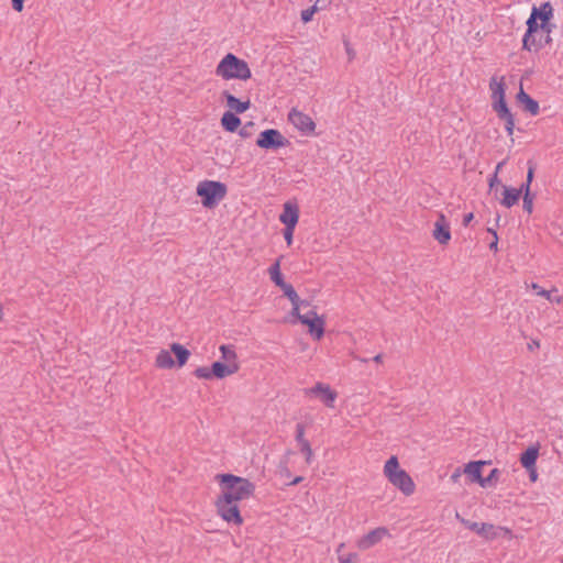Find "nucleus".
<instances>
[{
	"mask_svg": "<svg viewBox=\"0 0 563 563\" xmlns=\"http://www.w3.org/2000/svg\"><path fill=\"white\" fill-rule=\"evenodd\" d=\"M552 19L553 8L550 2L532 8L526 22L527 30L522 37V49L538 53L552 42Z\"/></svg>",
	"mask_w": 563,
	"mask_h": 563,
	"instance_id": "1",
	"label": "nucleus"
},
{
	"mask_svg": "<svg viewBox=\"0 0 563 563\" xmlns=\"http://www.w3.org/2000/svg\"><path fill=\"white\" fill-rule=\"evenodd\" d=\"M220 487L218 497L225 501L239 504V501L249 499L255 493V484L249 478L241 477L231 473H222L216 476Z\"/></svg>",
	"mask_w": 563,
	"mask_h": 563,
	"instance_id": "2",
	"label": "nucleus"
},
{
	"mask_svg": "<svg viewBox=\"0 0 563 563\" xmlns=\"http://www.w3.org/2000/svg\"><path fill=\"white\" fill-rule=\"evenodd\" d=\"M489 92L493 110L497 117L505 121V129L509 136H512L515 130V118L506 102V79L505 76L494 75L489 79Z\"/></svg>",
	"mask_w": 563,
	"mask_h": 563,
	"instance_id": "3",
	"label": "nucleus"
},
{
	"mask_svg": "<svg viewBox=\"0 0 563 563\" xmlns=\"http://www.w3.org/2000/svg\"><path fill=\"white\" fill-rule=\"evenodd\" d=\"M214 75L223 81H249L252 76L250 64L233 53L224 54L214 68Z\"/></svg>",
	"mask_w": 563,
	"mask_h": 563,
	"instance_id": "4",
	"label": "nucleus"
},
{
	"mask_svg": "<svg viewBox=\"0 0 563 563\" xmlns=\"http://www.w3.org/2000/svg\"><path fill=\"white\" fill-rule=\"evenodd\" d=\"M306 306H308V302L301 300L298 296V301L291 303L290 316L307 328L311 338L320 340L324 334L325 319L318 314L314 309L302 313L301 310Z\"/></svg>",
	"mask_w": 563,
	"mask_h": 563,
	"instance_id": "5",
	"label": "nucleus"
},
{
	"mask_svg": "<svg viewBox=\"0 0 563 563\" xmlns=\"http://www.w3.org/2000/svg\"><path fill=\"white\" fill-rule=\"evenodd\" d=\"M227 195V185L219 180L203 179L196 185V196L205 209L217 208Z\"/></svg>",
	"mask_w": 563,
	"mask_h": 563,
	"instance_id": "6",
	"label": "nucleus"
},
{
	"mask_svg": "<svg viewBox=\"0 0 563 563\" xmlns=\"http://www.w3.org/2000/svg\"><path fill=\"white\" fill-rule=\"evenodd\" d=\"M238 354H222L224 361H216L211 366H200L194 371V375L200 379H222L239 371Z\"/></svg>",
	"mask_w": 563,
	"mask_h": 563,
	"instance_id": "7",
	"label": "nucleus"
},
{
	"mask_svg": "<svg viewBox=\"0 0 563 563\" xmlns=\"http://www.w3.org/2000/svg\"><path fill=\"white\" fill-rule=\"evenodd\" d=\"M384 475L404 495L410 496L413 494L416 485L410 475L400 467L398 457L396 455H391L385 462Z\"/></svg>",
	"mask_w": 563,
	"mask_h": 563,
	"instance_id": "8",
	"label": "nucleus"
},
{
	"mask_svg": "<svg viewBox=\"0 0 563 563\" xmlns=\"http://www.w3.org/2000/svg\"><path fill=\"white\" fill-rule=\"evenodd\" d=\"M267 274L272 283L284 292V296L290 301L296 303L298 301V294L291 284L287 283L282 273V257H278L267 268Z\"/></svg>",
	"mask_w": 563,
	"mask_h": 563,
	"instance_id": "9",
	"label": "nucleus"
},
{
	"mask_svg": "<svg viewBox=\"0 0 563 563\" xmlns=\"http://www.w3.org/2000/svg\"><path fill=\"white\" fill-rule=\"evenodd\" d=\"M287 121L301 135L310 136L316 134L317 124L313 119L297 108L290 109L287 114Z\"/></svg>",
	"mask_w": 563,
	"mask_h": 563,
	"instance_id": "10",
	"label": "nucleus"
},
{
	"mask_svg": "<svg viewBox=\"0 0 563 563\" xmlns=\"http://www.w3.org/2000/svg\"><path fill=\"white\" fill-rule=\"evenodd\" d=\"M256 145L262 150H278L289 145L288 139L277 129H266L262 131Z\"/></svg>",
	"mask_w": 563,
	"mask_h": 563,
	"instance_id": "11",
	"label": "nucleus"
},
{
	"mask_svg": "<svg viewBox=\"0 0 563 563\" xmlns=\"http://www.w3.org/2000/svg\"><path fill=\"white\" fill-rule=\"evenodd\" d=\"M214 506L217 508V514L228 523H232L234 526H241L244 522V519L241 515V510L239 504L228 503L225 499L217 497L214 501Z\"/></svg>",
	"mask_w": 563,
	"mask_h": 563,
	"instance_id": "12",
	"label": "nucleus"
},
{
	"mask_svg": "<svg viewBox=\"0 0 563 563\" xmlns=\"http://www.w3.org/2000/svg\"><path fill=\"white\" fill-rule=\"evenodd\" d=\"M300 206L296 199L286 200L282 205V211L278 216L279 222L284 228H296L299 223Z\"/></svg>",
	"mask_w": 563,
	"mask_h": 563,
	"instance_id": "13",
	"label": "nucleus"
},
{
	"mask_svg": "<svg viewBox=\"0 0 563 563\" xmlns=\"http://www.w3.org/2000/svg\"><path fill=\"white\" fill-rule=\"evenodd\" d=\"M456 518L461 521V523L475 532L476 534L483 537L486 540H494L498 537L497 530H503V528H496L493 523L488 522H475L468 519L461 518L459 514H456Z\"/></svg>",
	"mask_w": 563,
	"mask_h": 563,
	"instance_id": "14",
	"label": "nucleus"
},
{
	"mask_svg": "<svg viewBox=\"0 0 563 563\" xmlns=\"http://www.w3.org/2000/svg\"><path fill=\"white\" fill-rule=\"evenodd\" d=\"M432 238L442 246H446L452 239L450 221L442 212L433 223Z\"/></svg>",
	"mask_w": 563,
	"mask_h": 563,
	"instance_id": "15",
	"label": "nucleus"
},
{
	"mask_svg": "<svg viewBox=\"0 0 563 563\" xmlns=\"http://www.w3.org/2000/svg\"><path fill=\"white\" fill-rule=\"evenodd\" d=\"M309 393L316 397H319L327 407H334L338 393L329 385L319 382L309 389Z\"/></svg>",
	"mask_w": 563,
	"mask_h": 563,
	"instance_id": "16",
	"label": "nucleus"
},
{
	"mask_svg": "<svg viewBox=\"0 0 563 563\" xmlns=\"http://www.w3.org/2000/svg\"><path fill=\"white\" fill-rule=\"evenodd\" d=\"M522 195L521 188H515L507 185L500 186V196L498 197L499 203L505 208H511L518 203Z\"/></svg>",
	"mask_w": 563,
	"mask_h": 563,
	"instance_id": "17",
	"label": "nucleus"
},
{
	"mask_svg": "<svg viewBox=\"0 0 563 563\" xmlns=\"http://www.w3.org/2000/svg\"><path fill=\"white\" fill-rule=\"evenodd\" d=\"M388 529L385 527H377L373 530H371L368 533L363 536L357 541V547L361 550H367L372 548L373 545L377 544L385 536H388Z\"/></svg>",
	"mask_w": 563,
	"mask_h": 563,
	"instance_id": "18",
	"label": "nucleus"
},
{
	"mask_svg": "<svg viewBox=\"0 0 563 563\" xmlns=\"http://www.w3.org/2000/svg\"><path fill=\"white\" fill-rule=\"evenodd\" d=\"M490 464V461H470L464 465L463 472L466 474L471 483H476L481 486L483 481V467Z\"/></svg>",
	"mask_w": 563,
	"mask_h": 563,
	"instance_id": "19",
	"label": "nucleus"
},
{
	"mask_svg": "<svg viewBox=\"0 0 563 563\" xmlns=\"http://www.w3.org/2000/svg\"><path fill=\"white\" fill-rule=\"evenodd\" d=\"M222 96L225 100L229 111H232L235 114L244 113L251 108V100L249 98L241 100L229 91H224Z\"/></svg>",
	"mask_w": 563,
	"mask_h": 563,
	"instance_id": "20",
	"label": "nucleus"
},
{
	"mask_svg": "<svg viewBox=\"0 0 563 563\" xmlns=\"http://www.w3.org/2000/svg\"><path fill=\"white\" fill-rule=\"evenodd\" d=\"M540 444L529 445L519 456V462L523 468L537 466L539 457Z\"/></svg>",
	"mask_w": 563,
	"mask_h": 563,
	"instance_id": "21",
	"label": "nucleus"
},
{
	"mask_svg": "<svg viewBox=\"0 0 563 563\" xmlns=\"http://www.w3.org/2000/svg\"><path fill=\"white\" fill-rule=\"evenodd\" d=\"M241 124V119L232 111H225L220 118L221 128L229 133L236 132Z\"/></svg>",
	"mask_w": 563,
	"mask_h": 563,
	"instance_id": "22",
	"label": "nucleus"
},
{
	"mask_svg": "<svg viewBox=\"0 0 563 563\" xmlns=\"http://www.w3.org/2000/svg\"><path fill=\"white\" fill-rule=\"evenodd\" d=\"M517 100L526 111L531 113L532 115H537L539 113V103L533 100L528 93L525 92L522 86L519 89V92L517 93Z\"/></svg>",
	"mask_w": 563,
	"mask_h": 563,
	"instance_id": "23",
	"label": "nucleus"
},
{
	"mask_svg": "<svg viewBox=\"0 0 563 563\" xmlns=\"http://www.w3.org/2000/svg\"><path fill=\"white\" fill-rule=\"evenodd\" d=\"M526 288L533 291V294L538 297H542L544 299H552V295L558 292L556 287H552L551 289H544L538 283L526 284Z\"/></svg>",
	"mask_w": 563,
	"mask_h": 563,
	"instance_id": "24",
	"label": "nucleus"
},
{
	"mask_svg": "<svg viewBox=\"0 0 563 563\" xmlns=\"http://www.w3.org/2000/svg\"><path fill=\"white\" fill-rule=\"evenodd\" d=\"M173 355L174 354H157L156 366L159 368H173L176 365Z\"/></svg>",
	"mask_w": 563,
	"mask_h": 563,
	"instance_id": "25",
	"label": "nucleus"
},
{
	"mask_svg": "<svg viewBox=\"0 0 563 563\" xmlns=\"http://www.w3.org/2000/svg\"><path fill=\"white\" fill-rule=\"evenodd\" d=\"M499 476H500V471L498 468H493L486 477L483 476L481 487L486 488V487L496 486V484L499 479Z\"/></svg>",
	"mask_w": 563,
	"mask_h": 563,
	"instance_id": "26",
	"label": "nucleus"
},
{
	"mask_svg": "<svg viewBox=\"0 0 563 563\" xmlns=\"http://www.w3.org/2000/svg\"><path fill=\"white\" fill-rule=\"evenodd\" d=\"M320 10H322V9H321L320 4H318V0H317L312 7L301 11V13H300L301 21L303 23H309L313 19V15Z\"/></svg>",
	"mask_w": 563,
	"mask_h": 563,
	"instance_id": "27",
	"label": "nucleus"
},
{
	"mask_svg": "<svg viewBox=\"0 0 563 563\" xmlns=\"http://www.w3.org/2000/svg\"><path fill=\"white\" fill-rule=\"evenodd\" d=\"M523 210L531 214L533 211V197L531 190H522Z\"/></svg>",
	"mask_w": 563,
	"mask_h": 563,
	"instance_id": "28",
	"label": "nucleus"
},
{
	"mask_svg": "<svg viewBox=\"0 0 563 563\" xmlns=\"http://www.w3.org/2000/svg\"><path fill=\"white\" fill-rule=\"evenodd\" d=\"M301 453L305 454L306 463L311 464L312 457H313V451L311 449L310 442H305L299 445Z\"/></svg>",
	"mask_w": 563,
	"mask_h": 563,
	"instance_id": "29",
	"label": "nucleus"
},
{
	"mask_svg": "<svg viewBox=\"0 0 563 563\" xmlns=\"http://www.w3.org/2000/svg\"><path fill=\"white\" fill-rule=\"evenodd\" d=\"M305 429H306V427L303 423H301V422L297 423L295 439L299 445L305 442H308V440L305 439Z\"/></svg>",
	"mask_w": 563,
	"mask_h": 563,
	"instance_id": "30",
	"label": "nucleus"
},
{
	"mask_svg": "<svg viewBox=\"0 0 563 563\" xmlns=\"http://www.w3.org/2000/svg\"><path fill=\"white\" fill-rule=\"evenodd\" d=\"M295 230H296V228H291V227L283 229V236H284V240H285L287 246H291L294 243Z\"/></svg>",
	"mask_w": 563,
	"mask_h": 563,
	"instance_id": "31",
	"label": "nucleus"
},
{
	"mask_svg": "<svg viewBox=\"0 0 563 563\" xmlns=\"http://www.w3.org/2000/svg\"><path fill=\"white\" fill-rule=\"evenodd\" d=\"M533 175H534V169L532 167H530L528 169L526 183L520 186V188L522 190H531L530 187H531V183L533 180Z\"/></svg>",
	"mask_w": 563,
	"mask_h": 563,
	"instance_id": "32",
	"label": "nucleus"
},
{
	"mask_svg": "<svg viewBox=\"0 0 563 563\" xmlns=\"http://www.w3.org/2000/svg\"><path fill=\"white\" fill-rule=\"evenodd\" d=\"M356 559H357V554L356 553H349L346 555L339 553V561L341 563H355Z\"/></svg>",
	"mask_w": 563,
	"mask_h": 563,
	"instance_id": "33",
	"label": "nucleus"
},
{
	"mask_svg": "<svg viewBox=\"0 0 563 563\" xmlns=\"http://www.w3.org/2000/svg\"><path fill=\"white\" fill-rule=\"evenodd\" d=\"M287 464H288V460H287V459L282 460V461L279 462L278 468H279V473H280L282 475H284V476H286L287 478H289L291 474H290V471H289V468H288Z\"/></svg>",
	"mask_w": 563,
	"mask_h": 563,
	"instance_id": "34",
	"label": "nucleus"
},
{
	"mask_svg": "<svg viewBox=\"0 0 563 563\" xmlns=\"http://www.w3.org/2000/svg\"><path fill=\"white\" fill-rule=\"evenodd\" d=\"M174 355L176 356V361H175L176 365L178 367H183L187 363V361L191 354H174Z\"/></svg>",
	"mask_w": 563,
	"mask_h": 563,
	"instance_id": "35",
	"label": "nucleus"
},
{
	"mask_svg": "<svg viewBox=\"0 0 563 563\" xmlns=\"http://www.w3.org/2000/svg\"><path fill=\"white\" fill-rule=\"evenodd\" d=\"M344 48L350 60L355 58V51L349 41L344 42Z\"/></svg>",
	"mask_w": 563,
	"mask_h": 563,
	"instance_id": "36",
	"label": "nucleus"
},
{
	"mask_svg": "<svg viewBox=\"0 0 563 563\" xmlns=\"http://www.w3.org/2000/svg\"><path fill=\"white\" fill-rule=\"evenodd\" d=\"M488 186L490 189L495 188V187H498V186H501L500 185V180H499V177H498V174H493L489 179H488Z\"/></svg>",
	"mask_w": 563,
	"mask_h": 563,
	"instance_id": "37",
	"label": "nucleus"
},
{
	"mask_svg": "<svg viewBox=\"0 0 563 563\" xmlns=\"http://www.w3.org/2000/svg\"><path fill=\"white\" fill-rule=\"evenodd\" d=\"M526 471L529 474V479L531 483H536L538 481V472L537 466L527 467Z\"/></svg>",
	"mask_w": 563,
	"mask_h": 563,
	"instance_id": "38",
	"label": "nucleus"
},
{
	"mask_svg": "<svg viewBox=\"0 0 563 563\" xmlns=\"http://www.w3.org/2000/svg\"><path fill=\"white\" fill-rule=\"evenodd\" d=\"M341 0H318L321 9H329L332 4L340 2Z\"/></svg>",
	"mask_w": 563,
	"mask_h": 563,
	"instance_id": "39",
	"label": "nucleus"
},
{
	"mask_svg": "<svg viewBox=\"0 0 563 563\" xmlns=\"http://www.w3.org/2000/svg\"><path fill=\"white\" fill-rule=\"evenodd\" d=\"M24 0H12V7L16 12H22Z\"/></svg>",
	"mask_w": 563,
	"mask_h": 563,
	"instance_id": "40",
	"label": "nucleus"
},
{
	"mask_svg": "<svg viewBox=\"0 0 563 563\" xmlns=\"http://www.w3.org/2000/svg\"><path fill=\"white\" fill-rule=\"evenodd\" d=\"M548 301L553 303H563V297L559 296L558 292L552 295V299H548Z\"/></svg>",
	"mask_w": 563,
	"mask_h": 563,
	"instance_id": "41",
	"label": "nucleus"
},
{
	"mask_svg": "<svg viewBox=\"0 0 563 563\" xmlns=\"http://www.w3.org/2000/svg\"><path fill=\"white\" fill-rule=\"evenodd\" d=\"M172 352H188V351L180 344L174 343L172 345Z\"/></svg>",
	"mask_w": 563,
	"mask_h": 563,
	"instance_id": "42",
	"label": "nucleus"
},
{
	"mask_svg": "<svg viewBox=\"0 0 563 563\" xmlns=\"http://www.w3.org/2000/svg\"><path fill=\"white\" fill-rule=\"evenodd\" d=\"M473 219H474V213L473 212H470V213L465 214L464 218H463V224L467 225Z\"/></svg>",
	"mask_w": 563,
	"mask_h": 563,
	"instance_id": "43",
	"label": "nucleus"
},
{
	"mask_svg": "<svg viewBox=\"0 0 563 563\" xmlns=\"http://www.w3.org/2000/svg\"><path fill=\"white\" fill-rule=\"evenodd\" d=\"M498 245V235L497 232H494V241L490 243L489 247L494 251H497Z\"/></svg>",
	"mask_w": 563,
	"mask_h": 563,
	"instance_id": "44",
	"label": "nucleus"
},
{
	"mask_svg": "<svg viewBox=\"0 0 563 563\" xmlns=\"http://www.w3.org/2000/svg\"><path fill=\"white\" fill-rule=\"evenodd\" d=\"M461 476V470L460 468H456L454 471V473L451 475V481L452 482H457V479L460 478Z\"/></svg>",
	"mask_w": 563,
	"mask_h": 563,
	"instance_id": "45",
	"label": "nucleus"
},
{
	"mask_svg": "<svg viewBox=\"0 0 563 563\" xmlns=\"http://www.w3.org/2000/svg\"><path fill=\"white\" fill-rule=\"evenodd\" d=\"M302 481H303L302 476H296L292 481H290L288 483V485L295 486V485H298L299 483H301Z\"/></svg>",
	"mask_w": 563,
	"mask_h": 563,
	"instance_id": "46",
	"label": "nucleus"
},
{
	"mask_svg": "<svg viewBox=\"0 0 563 563\" xmlns=\"http://www.w3.org/2000/svg\"><path fill=\"white\" fill-rule=\"evenodd\" d=\"M505 162H500L496 165L495 167V174H499V172L501 170L503 166H504Z\"/></svg>",
	"mask_w": 563,
	"mask_h": 563,
	"instance_id": "47",
	"label": "nucleus"
},
{
	"mask_svg": "<svg viewBox=\"0 0 563 563\" xmlns=\"http://www.w3.org/2000/svg\"><path fill=\"white\" fill-rule=\"evenodd\" d=\"M384 354H375V356L372 358L376 363H380L383 360Z\"/></svg>",
	"mask_w": 563,
	"mask_h": 563,
	"instance_id": "48",
	"label": "nucleus"
},
{
	"mask_svg": "<svg viewBox=\"0 0 563 563\" xmlns=\"http://www.w3.org/2000/svg\"><path fill=\"white\" fill-rule=\"evenodd\" d=\"M219 350H220V352H221V353L229 352V351L227 350V346H225V345H221V346L219 347Z\"/></svg>",
	"mask_w": 563,
	"mask_h": 563,
	"instance_id": "49",
	"label": "nucleus"
},
{
	"mask_svg": "<svg viewBox=\"0 0 563 563\" xmlns=\"http://www.w3.org/2000/svg\"><path fill=\"white\" fill-rule=\"evenodd\" d=\"M487 231H488L490 234H493V235H494V232H496L495 230H493V229H490V228H488V229H487Z\"/></svg>",
	"mask_w": 563,
	"mask_h": 563,
	"instance_id": "50",
	"label": "nucleus"
},
{
	"mask_svg": "<svg viewBox=\"0 0 563 563\" xmlns=\"http://www.w3.org/2000/svg\"><path fill=\"white\" fill-rule=\"evenodd\" d=\"M289 454H291V450H288V451L286 452V456H287V455H289Z\"/></svg>",
	"mask_w": 563,
	"mask_h": 563,
	"instance_id": "51",
	"label": "nucleus"
}]
</instances>
